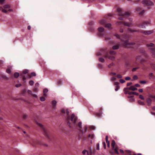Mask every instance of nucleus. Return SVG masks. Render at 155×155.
I'll use <instances>...</instances> for the list:
<instances>
[{"label": "nucleus", "instance_id": "423d86ee", "mask_svg": "<svg viewBox=\"0 0 155 155\" xmlns=\"http://www.w3.org/2000/svg\"><path fill=\"white\" fill-rule=\"evenodd\" d=\"M127 89H128L132 91H134L137 90V89L134 86H131L129 87L124 88V91H125Z\"/></svg>", "mask_w": 155, "mask_h": 155}, {"label": "nucleus", "instance_id": "4d7b16f0", "mask_svg": "<svg viewBox=\"0 0 155 155\" xmlns=\"http://www.w3.org/2000/svg\"><path fill=\"white\" fill-rule=\"evenodd\" d=\"M151 67L153 69H155V65L154 64H151Z\"/></svg>", "mask_w": 155, "mask_h": 155}, {"label": "nucleus", "instance_id": "cd10ccee", "mask_svg": "<svg viewBox=\"0 0 155 155\" xmlns=\"http://www.w3.org/2000/svg\"><path fill=\"white\" fill-rule=\"evenodd\" d=\"M3 7L5 8H9L11 7V6L9 5H5Z\"/></svg>", "mask_w": 155, "mask_h": 155}, {"label": "nucleus", "instance_id": "c9c22d12", "mask_svg": "<svg viewBox=\"0 0 155 155\" xmlns=\"http://www.w3.org/2000/svg\"><path fill=\"white\" fill-rule=\"evenodd\" d=\"M123 21H117L116 22V24L117 25H120L122 23H123Z\"/></svg>", "mask_w": 155, "mask_h": 155}, {"label": "nucleus", "instance_id": "603ef678", "mask_svg": "<svg viewBox=\"0 0 155 155\" xmlns=\"http://www.w3.org/2000/svg\"><path fill=\"white\" fill-rule=\"evenodd\" d=\"M102 144H103V147H104V148L105 149L106 148V143H105V142H103V143H102Z\"/></svg>", "mask_w": 155, "mask_h": 155}, {"label": "nucleus", "instance_id": "338daca9", "mask_svg": "<svg viewBox=\"0 0 155 155\" xmlns=\"http://www.w3.org/2000/svg\"><path fill=\"white\" fill-rule=\"evenodd\" d=\"M133 94L135 95H138L139 94L138 93L136 92H133Z\"/></svg>", "mask_w": 155, "mask_h": 155}, {"label": "nucleus", "instance_id": "f8f14e48", "mask_svg": "<svg viewBox=\"0 0 155 155\" xmlns=\"http://www.w3.org/2000/svg\"><path fill=\"white\" fill-rule=\"evenodd\" d=\"M146 101L147 104V105L149 106H151L152 103V100L150 98H147L146 100Z\"/></svg>", "mask_w": 155, "mask_h": 155}, {"label": "nucleus", "instance_id": "2eb2a0df", "mask_svg": "<svg viewBox=\"0 0 155 155\" xmlns=\"http://www.w3.org/2000/svg\"><path fill=\"white\" fill-rule=\"evenodd\" d=\"M123 23L124 24V26H127L128 27H130L132 25V23H129L128 22H123Z\"/></svg>", "mask_w": 155, "mask_h": 155}, {"label": "nucleus", "instance_id": "5fc2aeb1", "mask_svg": "<svg viewBox=\"0 0 155 155\" xmlns=\"http://www.w3.org/2000/svg\"><path fill=\"white\" fill-rule=\"evenodd\" d=\"M65 111H66V110H65L64 109L62 108L61 109V112L65 114Z\"/></svg>", "mask_w": 155, "mask_h": 155}, {"label": "nucleus", "instance_id": "1a4fd4ad", "mask_svg": "<svg viewBox=\"0 0 155 155\" xmlns=\"http://www.w3.org/2000/svg\"><path fill=\"white\" fill-rule=\"evenodd\" d=\"M142 33L145 35H150L153 32V31L152 30L144 31L141 32Z\"/></svg>", "mask_w": 155, "mask_h": 155}, {"label": "nucleus", "instance_id": "774afa93", "mask_svg": "<svg viewBox=\"0 0 155 155\" xmlns=\"http://www.w3.org/2000/svg\"><path fill=\"white\" fill-rule=\"evenodd\" d=\"M39 85V84L38 82H37L35 84V86L36 87H38Z\"/></svg>", "mask_w": 155, "mask_h": 155}, {"label": "nucleus", "instance_id": "5701e85b", "mask_svg": "<svg viewBox=\"0 0 155 155\" xmlns=\"http://www.w3.org/2000/svg\"><path fill=\"white\" fill-rule=\"evenodd\" d=\"M19 73L18 72H15L14 74V77L15 78H18L19 76Z\"/></svg>", "mask_w": 155, "mask_h": 155}, {"label": "nucleus", "instance_id": "0e129e2a", "mask_svg": "<svg viewBox=\"0 0 155 155\" xmlns=\"http://www.w3.org/2000/svg\"><path fill=\"white\" fill-rule=\"evenodd\" d=\"M28 94H32V92L30 90H28Z\"/></svg>", "mask_w": 155, "mask_h": 155}, {"label": "nucleus", "instance_id": "de8ad7c7", "mask_svg": "<svg viewBox=\"0 0 155 155\" xmlns=\"http://www.w3.org/2000/svg\"><path fill=\"white\" fill-rule=\"evenodd\" d=\"M102 114L101 112H100V113H97V114L96 115L98 117H101V114Z\"/></svg>", "mask_w": 155, "mask_h": 155}, {"label": "nucleus", "instance_id": "c756f323", "mask_svg": "<svg viewBox=\"0 0 155 155\" xmlns=\"http://www.w3.org/2000/svg\"><path fill=\"white\" fill-rule=\"evenodd\" d=\"M29 83L30 85L32 86L34 84V81L32 80L30 81L29 82Z\"/></svg>", "mask_w": 155, "mask_h": 155}, {"label": "nucleus", "instance_id": "9d476101", "mask_svg": "<svg viewBox=\"0 0 155 155\" xmlns=\"http://www.w3.org/2000/svg\"><path fill=\"white\" fill-rule=\"evenodd\" d=\"M114 85L115 86L116 88L115 90L116 91H117L120 88L119 84L118 82H114Z\"/></svg>", "mask_w": 155, "mask_h": 155}, {"label": "nucleus", "instance_id": "ddd939ff", "mask_svg": "<svg viewBox=\"0 0 155 155\" xmlns=\"http://www.w3.org/2000/svg\"><path fill=\"white\" fill-rule=\"evenodd\" d=\"M134 96H128V98H129V101L131 102H134L135 101V99L134 98Z\"/></svg>", "mask_w": 155, "mask_h": 155}, {"label": "nucleus", "instance_id": "bb28decb", "mask_svg": "<svg viewBox=\"0 0 155 155\" xmlns=\"http://www.w3.org/2000/svg\"><path fill=\"white\" fill-rule=\"evenodd\" d=\"M52 103L53 106H54V107H56V104L57 103V101H52Z\"/></svg>", "mask_w": 155, "mask_h": 155}, {"label": "nucleus", "instance_id": "39448f33", "mask_svg": "<svg viewBox=\"0 0 155 155\" xmlns=\"http://www.w3.org/2000/svg\"><path fill=\"white\" fill-rule=\"evenodd\" d=\"M78 120V118L75 117L74 114H73L71 116V120L73 122L74 124H75Z\"/></svg>", "mask_w": 155, "mask_h": 155}, {"label": "nucleus", "instance_id": "412c9836", "mask_svg": "<svg viewBox=\"0 0 155 155\" xmlns=\"http://www.w3.org/2000/svg\"><path fill=\"white\" fill-rule=\"evenodd\" d=\"M104 29L102 27H99L98 28V30L99 32H102L104 31Z\"/></svg>", "mask_w": 155, "mask_h": 155}, {"label": "nucleus", "instance_id": "ea45409f", "mask_svg": "<svg viewBox=\"0 0 155 155\" xmlns=\"http://www.w3.org/2000/svg\"><path fill=\"white\" fill-rule=\"evenodd\" d=\"M40 100L42 101H44L45 100V97H40Z\"/></svg>", "mask_w": 155, "mask_h": 155}, {"label": "nucleus", "instance_id": "052dcab7", "mask_svg": "<svg viewBox=\"0 0 155 155\" xmlns=\"http://www.w3.org/2000/svg\"><path fill=\"white\" fill-rule=\"evenodd\" d=\"M149 96L150 97L155 99V95H150Z\"/></svg>", "mask_w": 155, "mask_h": 155}, {"label": "nucleus", "instance_id": "b1692460", "mask_svg": "<svg viewBox=\"0 0 155 155\" xmlns=\"http://www.w3.org/2000/svg\"><path fill=\"white\" fill-rule=\"evenodd\" d=\"M137 102L139 104L141 105H144L145 104L143 102L140 100H138L137 101Z\"/></svg>", "mask_w": 155, "mask_h": 155}, {"label": "nucleus", "instance_id": "37998d69", "mask_svg": "<svg viewBox=\"0 0 155 155\" xmlns=\"http://www.w3.org/2000/svg\"><path fill=\"white\" fill-rule=\"evenodd\" d=\"M140 83L141 84H146V82L144 81H140Z\"/></svg>", "mask_w": 155, "mask_h": 155}, {"label": "nucleus", "instance_id": "2f4dec72", "mask_svg": "<svg viewBox=\"0 0 155 155\" xmlns=\"http://www.w3.org/2000/svg\"><path fill=\"white\" fill-rule=\"evenodd\" d=\"M149 76L150 77V79L153 78H154V77L153 75V74L152 73H150L149 74Z\"/></svg>", "mask_w": 155, "mask_h": 155}, {"label": "nucleus", "instance_id": "8fccbe9b", "mask_svg": "<svg viewBox=\"0 0 155 155\" xmlns=\"http://www.w3.org/2000/svg\"><path fill=\"white\" fill-rule=\"evenodd\" d=\"M114 36L116 37L117 38L120 39V36L119 35L117 34H116L114 35Z\"/></svg>", "mask_w": 155, "mask_h": 155}, {"label": "nucleus", "instance_id": "393cba45", "mask_svg": "<svg viewBox=\"0 0 155 155\" xmlns=\"http://www.w3.org/2000/svg\"><path fill=\"white\" fill-rule=\"evenodd\" d=\"M99 61L101 62L104 63L105 61L104 58H99Z\"/></svg>", "mask_w": 155, "mask_h": 155}, {"label": "nucleus", "instance_id": "7c9ffc66", "mask_svg": "<svg viewBox=\"0 0 155 155\" xmlns=\"http://www.w3.org/2000/svg\"><path fill=\"white\" fill-rule=\"evenodd\" d=\"M147 47H149L150 46H153L154 45V44L152 43H151L150 44H147Z\"/></svg>", "mask_w": 155, "mask_h": 155}, {"label": "nucleus", "instance_id": "a211bd4d", "mask_svg": "<svg viewBox=\"0 0 155 155\" xmlns=\"http://www.w3.org/2000/svg\"><path fill=\"white\" fill-rule=\"evenodd\" d=\"M115 142L114 140H112L111 141V146L112 147V148H114L115 147Z\"/></svg>", "mask_w": 155, "mask_h": 155}, {"label": "nucleus", "instance_id": "72a5a7b5", "mask_svg": "<svg viewBox=\"0 0 155 155\" xmlns=\"http://www.w3.org/2000/svg\"><path fill=\"white\" fill-rule=\"evenodd\" d=\"M139 27H141L142 28H145V25L144 24H143L141 25H139L138 26Z\"/></svg>", "mask_w": 155, "mask_h": 155}, {"label": "nucleus", "instance_id": "6ab92c4d", "mask_svg": "<svg viewBox=\"0 0 155 155\" xmlns=\"http://www.w3.org/2000/svg\"><path fill=\"white\" fill-rule=\"evenodd\" d=\"M119 44L116 45L112 47V48L114 50H116L119 49Z\"/></svg>", "mask_w": 155, "mask_h": 155}, {"label": "nucleus", "instance_id": "0eeeda50", "mask_svg": "<svg viewBox=\"0 0 155 155\" xmlns=\"http://www.w3.org/2000/svg\"><path fill=\"white\" fill-rule=\"evenodd\" d=\"M31 144L33 146H35L38 144L39 141L36 139H32L31 140Z\"/></svg>", "mask_w": 155, "mask_h": 155}, {"label": "nucleus", "instance_id": "f3484780", "mask_svg": "<svg viewBox=\"0 0 155 155\" xmlns=\"http://www.w3.org/2000/svg\"><path fill=\"white\" fill-rule=\"evenodd\" d=\"M113 149L114 150L115 152L117 154H119V152L118 151V147L116 146L115 147H114V148H113Z\"/></svg>", "mask_w": 155, "mask_h": 155}, {"label": "nucleus", "instance_id": "49530a36", "mask_svg": "<svg viewBox=\"0 0 155 155\" xmlns=\"http://www.w3.org/2000/svg\"><path fill=\"white\" fill-rule=\"evenodd\" d=\"M119 81L122 84L125 82V81L123 79H121L119 80Z\"/></svg>", "mask_w": 155, "mask_h": 155}, {"label": "nucleus", "instance_id": "69168bd1", "mask_svg": "<svg viewBox=\"0 0 155 155\" xmlns=\"http://www.w3.org/2000/svg\"><path fill=\"white\" fill-rule=\"evenodd\" d=\"M135 86L137 87H140V85L138 84H135Z\"/></svg>", "mask_w": 155, "mask_h": 155}, {"label": "nucleus", "instance_id": "4c0bfd02", "mask_svg": "<svg viewBox=\"0 0 155 155\" xmlns=\"http://www.w3.org/2000/svg\"><path fill=\"white\" fill-rule=\"evenodd\" d=\"M133 80H137L138 79V77H137V76L136 75H134L133 76Z\"/></svg>", "mask_w": 155, "mask_h": 155}, {"label": "nucleus", "instance_id": "9b49d317", "mask_svg": "<svg viewBox=\"0 0 155 155\" xmlns=\"http://www.w3.org/2000/svg\"><path fill=\"white\" fill-rule=\"evenodd\" d=\"M105 58H108V59L112 60H114L115 59V58L112 56H109L108 54H107L104 56Z\"/></svg>", "mask_w": 155, "mask_h": 155}, {"label": "nucleus", "instance_id": "7ed1b4c3", "mask_svg": "<svg viewBox=\"0 0 155 155\" xmlns=\"http://www.w3.org/2000/svg\"><path fill=\"white\" fill-rule=\"evenodd\" d=\"M142 3L145 7L148 6H153L154 3L150 0H143L142 1Z\"/></svg>", "mask_w": 155, "mask_h": 155}, {"label": "nucleus", "instance_id": "473e14b6", "mask_svg": "<svg viewBox=\"0 0 155 155\" xmlns=\"http://www.w3.org/2000/svg\"><path fill=\"white\" fill-rule=\"evenodd\" d=\"M28 117V115L25 114H24L23 116V118L24 120H26Z\"/></svg>", "mask_w": 155, "mask_h": 155}, {"label": "nucleus", "instance_id": "20e7f679", "mask_svg": "<svg viewBox=\"0 0 155 155\" xmlns=\"http://www.w3.org/2000/svg\"><path fill=\"white\" fill-rule=\"evenodd\" d=\"M36 123L40 127H41L42 128V129L43 130V134L46 137H48V135L47 133V132L46 130V129H45V128L43 127V125L42 124H41L40 123H39L38 122L36 121Z\"/></svg>", "mask_w": 155, "mask_h": 155}, {"label": "nucleus", "instance_id": "f257e3e1", "mask_svg": "<svg viewBox=\"0 0 155 155\" xmlns=\"http://www.w3.org/2000/svg\"><path fill=\"white\" fill-rule=\"evenodd\" d=\"M117 11L119 13V16H122L123 17H119L118 18V19L122 20H123V18H125V17H129L130 13L131 12H126L125 13H122L121 10V9L120 8H117Z\"/></svg>", "mask_w": 155, "mask_h": 155}, {"label": "nucleus", "instance_id": "dca6fc26", "mask_svg": "<svg viewBox=\"0 0 155 155\" xmlns=\"http://www.w3.org/2000/svg\"><path fill=\"white\" fill-rule=\"evenodd\" d=\"M128 31L131 33H133L134 32H139V30H133L130 28H129L128 29Z\"/></svg>", "mask_w": 155, "mask_h": 155}, {"label": "nucleus", "instance_id": "6e6552de", "mask_svg": "<svg viewBox=\"0 0 155 155\" xmlns=\"http://www.w3.org/2000/svg\"><path fill=\"white\" fill-rule=\"evenodd\" d=\"M82 153L83 155H92L91 150L90 152L86 150H84L82 152Z\"/></svg>", "mask_w": 155, "mask_h": 155}, {"label": "nucleus", "instance_id": "bf43d9fd", "mask_svg": "<svg viewBox=\"0 0 155 155\" xmlns=\"http://www.w3.org/2000/svg\"><path fill=\"white\" fill-rule=\"evenodd\" d=\"M33 90L35 92L37 91L38 90V87L35 88L33 89Z\"/></svg>", "mask_w": 155, "mask_h": 155}, {"label": "nucleus", "instance_id": "58836bf2", "mask_svg": "<svg viewBox=\"0 0 155 155\" xmlns=\"http://www.w3.org/2000/svg\"><path fill=\"white\" fill-rule=\"evenodd\" d=\"M6 72L7 73H8V74L10 73L11 72V69L9 68H8V69H7V70H6Z\"/></svg>", "mask_w": 155, "mask_h": 155}, {"label": "nucleus", "instance_id": "680f3d73", "mask_svg": "<svg viewBox=\"0 0 155 155\" xmlns=\"http://www.w3.org/2000/svg\"><path fill=\"white\" fill-rule=\"evenodd\" d=\"M144 12V10H143L141 12L139 13V14L140 15H142L143 13Z\"/></svg>", "mask_w": 155, "mask_h": 155}, {"label": "nucleus", "instance_id": "a878e982", "mask_svg": "<svg viewBox=\"0 0 155 155\" xmlns=\"http://www.w3.org/2000/svg\"><path fill=\"white\" fill-rule=\"evenodd\" d=\"M111 26V25L110 23L106 24L105 25V27L108 28H110Z\"/></svg>", "mask_w": 155, "mask_h": 155}, {"label": "nucleus", "instance_id": "e433bc0d", "mask_svg": "<svg viewBox=\"0 0 155 155\" xmlns=\"http://www.w3.org/2000/svg\"><path fill=\"white\" fill-rule=\"evenodd\" d=\"M2 77L3 78L6 79V80H8L9 79V78L8 77H7L6 76L4 75H2Z\"/></svg>", "mask_w": 155, "mask_h": 155}, {"label": "nucleus", "instance_id": "a19ab883", "mask_svg": "<svg viewBox=\"0 0 155 155\" xmlns=\"http://www.w3.org/2000/svg\"><path fill=\"white\" fill-rule=\"evenodd\" d=\"M81 124H82V123L81 122H79L78 123V127L80 128H81L82 127H81Z\"/></svg>", "mask_w": 155, "mask_h": 155}, {"label": "nucleus", "instance_id": "c85d7f7f", "mask_svg": "<svg viewBox=\"0 0 155 155\" xmlns=\"http://www.w3.org/2000/svg\"><path fill=\"white\" fill-rule=\"evenodd\" d=\"M28 70L27 69H25V70H24L22 71L23 73L24 74H25L28 73Z\"/></svg>", "mask_w": 155, "mask_h": 155}, {"label": "nucleus", "instance_id": "3c124183", "mask_svg": "<svg viewBox=\"0 0 155 155\" xmlns=\"http://www.w3.org/2000/svg\"><path fill=\"white\" fill-rule=\"evenodd\" d=\"M139 68V67H136V68H133L132 71H136L137 69H138Z\"/></svg>", "mask_w": 155, "mask_h": 155}, {"label": "nucleus", "instance_id": "4468645a", "mask_svg": "<svg viewBox=\"0 0 155 155\" xmlns=\"http://www.w3.org/2000/svg\"><path fill=\"white\" fill-rule=\"evenodd\" d=\"M99 23L100 24L102 25H105L106 23V21L104 20L103 19L100 20L99 21Z\"/></svg>", "mask_w": 155, "mask_h": 155}, {"label": "nucleus", "instance_id": "aec40b11", "mask_svg": "<svg viewBox=\"0 0 155 155\" xmlns=\"http://www.w3.org/2000/svg\"><path fill=\"white\" fill-rule=\"evenodd\" d=\"M48 91V90L47 88L44 89L43 91V92L44 93V95L45 97L46 96V93H47Z\"/></svg>", "mask_w": 155, "mask_h": 155}, {"label": "nucleus", "instance_id": "f704fd0d", "mask_svg": "<svg viewBox=\"0 0 155 155\" xmlns=\"http://www.w3.org/2000/svg\"><path fill=\"white\" fill-rule=\"evenodd\" d=\"M31 74L32 77H35L36 76V74L35 72H32L31 73Z\"/></svg>", "mask_w": 155, "mask_h": 155}, {"label": "nucleus", "instance_id": "a18cd8bd", "mask_svg": "<svg viewBox=\"0 0 155 155\" xmlns=\"http://www.w3.org/2000/svg\"><path fill=\"white\" fill-rule=\"evenodd\" d=\"M139 98H140V99H141L142 100H144V97L142 95H139Z\"/></svg>", "mask_w": 155, "mask_h": 155}, {"label": "nucleus", "instance_id": "f03ea898", "mask_svg": "<svg viewBox=\"0 0 155 155\" xmlns=\"http://www.w3.org/2000/svg\"><path fill=\"white\" fill-rule=\"evenodd\" d=\"M135 44L134 42H129L128 40L125 41L123 43L124 47L126 48H131Z\"/></svg>", "mask_w": 155, "mask_h": 155}, {"label": "nucleus", "instance_id": "13d9d810", "mask_svg": "<svg viewBox=\"0 0 155 155\" xmlns=\"http://www.w3.org/2000/svg\"><path fill=\"white\" fill-rule=\"evenodd\" d=\"M21 86V84H18L16 85L15 86L17 87H18Z\"/></svg>", "mask_w": 155, "mask_h": 155}, {"label": "nucleus", "instance_id": "c03bdc74", "mask_svg": "<svg viewBox=\"0 0 155 155\" xmlns=\"http://www.w3.org/2000/svg\"><path fill=\"white\" fill-rule=\"evenodd\" d=\"M110 53L111 54H116V52L114 51H111L110 52Z\"/></svg>", "mask_w": 155, "mask_h": 155}, {"label": "nucleus", "instance_id": "e2e57ef3", "mask_svg": "<svg viewBox=\"0 0 155 155\" xmlns=\"http://www.w3.org/2000/svg\"><path fill=\"white\" fill-rule=\"evenodd\" d=\"M89 137H91V138H93L94 135H93L89 134L88 136Z\"/></svg>", "mask_w": 155, "mask_h": 155}, {"label": "nucleus", "instance_id": "79ce46f5", "mask_svg": "<svg viewBox=\"0 0 155 155\" xmlns=\"http://www.w3.org/2000/svg\"><path fill=\"white\" fill-rule=\"evenodd\" d=\"M67 126L69 127V128H71V123L69 121L67 122Z\"/></svg>", "mask_w": 155, "mask_h": 155}, {"label": "nucleus", "instance_id": "4be33fe9", "mask_svg": "<svg viewBox=\"0 0 155 155\" xmlns=\"http://www.w3.org/2000/svg\"><path fill=\"white\" fill-rule=\"evenodd\" d=\"M127 152L129 153V155H142V154L140 153H138L137 154H136L135 153H134L132 154L130 153V150H127Z\"/></svg>", "mask_w": 155, "mask_h": 155}, {"label": "nucleus", "instance_id": "09e8293b", "mask_svg": "<svg viewBox=\"0 0 155 155\" xmlns=\"http://www.w3.org/2000/svg\"><path fill=\"white\" fill-rule=\"evenodd\" d=\"M117 76L118 78H122V76L120 74H117Z\"/></svg>", "mask_w": 155, "mask_h": 155}, {"label": "nucleus", "instance_id": "6e6d98bb", "mask_svg": "<svg viewBox=\"0 0 155 155\" xmlns=\"http://www.w3.org/2000/svg\"><path fill=\"white\" fill-rule=\"evenodd\" d=\"M130 77H127L125 78V79L126 81H128L130 80Z\"/></svg>", "mask_w": 155, "mask_h": 155}, {"label": "nucleus", "instance_id": "864d4df0", "mask_svg": "<svg viewBox=\"0 0 155 155\" xmlns=\"http://www.w3.org/2000/svg\"><path fill=\"white\" fill-rule=\"evenodd\" d=\"M22 76L23 77V78H22V80L23 81H24V82H26V78L25 77V76H23L22 75Z\"/></svg>", "mask_w": 155, "mask_h": 155}]
</instances>
